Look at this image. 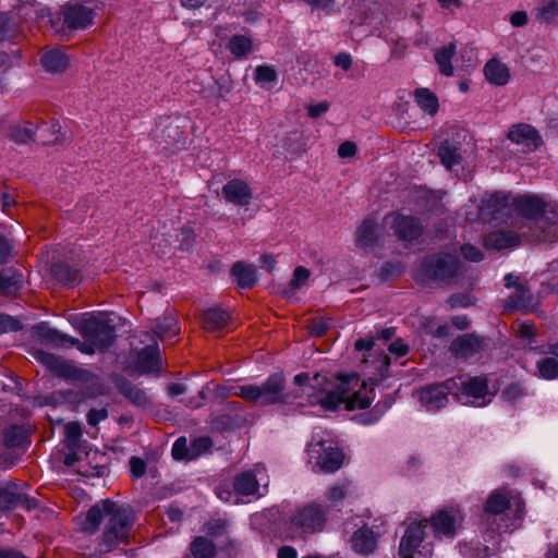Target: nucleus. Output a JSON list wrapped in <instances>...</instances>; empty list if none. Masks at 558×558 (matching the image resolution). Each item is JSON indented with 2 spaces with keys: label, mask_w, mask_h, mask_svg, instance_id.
<instances>
[{
  "label": "nucleus",
  "mask_w": 558,
  "mask_h": 558,
  "mask_svg": "<svg viewBox=\"0 0 558 558\" xmlns=\"http://www.w3.org/2000/svg\"><path fill=\"white\" fill-rule=\"evenodd\" d=\"M293 381L301 389V393L287 391L286 377L282 373L271 374L260 385L238 386L233 393L263 407L292 404L296 399L305 396L308 404H318L326 411H335L341 404L350 411L365 409L375 397L373 387L361 381L356 374L338 377L336 386L331 389L326 387V377L319 374L311 378L307 373H300L294 376Z\"/></svg>",
  "instance_id": "f257e3e1"
},
{
  "label": "nucleus",
  "mask_w": 558,
  "mask_h": 558,
  "mask_svg": "<svg viewBox=\"0 0 558 558\" xmlns=\"http://www.w3.org/2000/svg\"><path fill=\"white\" fill-rule=\"evenodd\" d=\"M135 521L136 514L130 505L102 499L86 512L82 531L94 535L104 523L98 546L100 551L110 553L120 545L130 543Z\"/></svg>",
  "instance_id": "f03ea898"
},
{
  "label": "nucleus",
  "mask_w": 558,
  "mask_h": 558,
  "mask_svg": "<svg viewBox=\"0 0 558 558\" xmlns=\"http://www.w3.org/2000/svg\"><path fill=\"white\" fill-rule=\"evenodd\" d=\"M514 214L537 225L535 229L522 231V236L531 242H545L551 236L545 226L558 225V206L547 203L536 195L517 196L514 199Z\"/></svg>",
  "instance_id": "7ed1b4c3"
},
{
  "label": "nucleus",
  "mask_w": 558,
  "mask_h": 558,
  "mask_svg": "<svg viewBox=\"0 0 558 558\" xmlns=\"http://www.w3.org/2000/svg\"><path fill=\"white\" fill-rule=\"evenodd\" d=\"M329 512L319 500L298 505L291 510L287 527L294 539L307 537L325 531L329 522Z\"/></svg>",
  "instance_id": "20e7f679"
},
{
  "label": "nucleus",
  "mask_w": 558,
  "mask_h": 558,
  "mask_svg": "<svg viewBox=\"0 0 558 558\" xmlns=\"http://www.w3.org/2000/svg\"><path fill=\"white\" fill-rule=\"evenodd\" d=\"M465 271L463 263L454 254L437 253L427 255L421 263V272L439 283L451 284Z\"/></svg>",
  "instance_id": "39448f33"
},
{
  "label": "nucleus",
  "mask_w": 558,
  "mask_h": 558,
  "mask_svg": "<svg viewBox=\"0 0 558 558\" xmlns=\"http://www.w3.org/2000/svg\"><path fill=\"white\" fill-rule=\"evenodd\" d=\"M457 388L454 399L463 405L485 407L493 400L494 393L488 390V379L485 376L452 377Z\"/></svg>",
  "instance_id": "423d86ee"
},
{
  "label": "nucleus",
  "mask_w": 558,
  "mask_h": 558,
  "mask_svg": "<svg viewBox=\"0 0 558 558\" xmlns=\"http://www.w3.org/2000/svg\"><path fill=\"white\" fill-rule=\"evenodd\" d=\"M344 534L350 548L360 556H369L378 547L379 532L359 518L344 522Z\"/></svg>",
  "instance_id": "0eeeda50"
},
{
  "label": "nucleus",
  "mask_w": 558,
  "mask_h": 558,
  "mask_svg": "<svg viewBox=\"0 0 558 558\" xmlns=\"http://www.w3.org/2000/svg\"><path fill=\"white\" fill-rule=\"evenodd\" d=\"M26 483L8 482L0 485V510L10 511L22 508L32 511L38 507V500L27 494Z\"/></svg>",
  "instance_id": "6e6552de"
},
{
  "label": "nucleus",
  "mask_w": 558,
  "mask_h": 558,
  "mask_svg": "<svg viewBox=\"0 0 558 558\" xmlns=\"http://www.w3.org/2000/svg\"><path fill=\"white\" fill-rule=\"evenodd\" d=\"M457 385L451 378L441 384H430L417 390V399L420 403L428 411H437L448 404V396L454 398V389Z\"/></svg>",
  "instance_id": "1a4fd4ad"
},
{
  "label": "nucleus",
  "mask_w": 558,
  "mask_h": 558,
  "mask_svg": "<svg viewBox=\"0 0 558 558\" xmlns=\"http://www.w3.org/2000/svg\"><path fill=\"white\" fill-rule=\"evenodd\" d=\"M514 199L515 196L502 192H496L482 199V210L487 221L507 223L514 214Z\"/></svg>",
  "instance_id": "9d476101"
},
{
  "label": "nucleus",
  "mask_w": 558,
  "mask_h": 558,
  "mask_svg": "<svg viewBox=\"0 0 558 558\" xmlns=\"http://www.w3.org/2000/svg\"><path fill=\"white\" fill-rule=\"evenodd\" d=\"M81 333L86 341H90L99 351L108 349L116 339L114 327L107 322L89 318L81 325Z\"/></svg>",
  "instance_id": "9b49d317"
},
{
  "label": "nucleus",
  "mask_w": 558,
  "mask_h": 558,
  "mask_svg": "<svg viewBox=\"0 0 558 558\" xmlns=\"http://www.w3.org/2000/svg\"><path fill=\"white\" fill-rule=\"evenodd\" d=\"M268 486V476L262 465H256L253 470L243 471L235 475L233 488L238 495L242 496H262L260 487Z\"/></svg>",
  "instance_id": "f8f14e48"
},
{
  "label": "nucleus",
  "mask_w": 558,
  "mask_h": 558,
  "mask_svg": "<svg viewBox=\"0 0 558 558\" xmlns=\"http://www.w3.org/2000/svg\"><path fill=\"white\" fill-rule=\"evenodd\" d=\"M385 223L393 229L395 234L405 241L417 239L423 230L421 221L412 216L391 214L385 217Z\"/></svg>",
  "instance_id": "ddd939ff"
},
{
  "label": "nucleus",
  "mask_w": 558,
  "mask_h": 558,
  "mask_svg": "<svg viewBox=\"0 0 558 558\" xmlns=\"http://www.w3.org/2000/svg\"><path fill=\"white\" fill-rule=\"evenodd\" d=\"M463 517L459 509L450 507L438 511L430 519L434 532L438 536L453 537Z\"/></svg>",
  "instance_id": "4468645a"
},
{
  "label": "nucleus",
  "mask_w": 558,
  "mask_h": 558,
  "mask_svg": "<svg viewBox=\"0 0 558 558\" xmlns=\"http://www.w3.org/2000/svg\"><path fill=\"white\" fill-rule=\"evenodd\" d=\"M310 453L312 457L317 454V465L325 472H335L341 468L344 456L338 448L319 441L311 445Z\"/></svg>",
  "instance_id": "2eb2a0df"
},
{
  "label": "nucleus",
  "mask_w": 558,
  "mask_h": 558,
  "mask_svg": "<svg viewBox=\"0 0 558 558\" xmlns=\"http://www.w3.org/2000/svg\"><path fill=\"white\" fill-rule=\"evenodd\" d=\"M428 520L410 523L400 541L399 555L402 558H414V555L425 537Z\"/></svg>",
  "instance_id": "dca6fc26"
},
{
  "label": "nucleus",
  "mask_w": 558,
  "mask_h": 558,
  "mask_svg": "<svg viewBox=\"0 0 558 558\" xmlns=\"http://www.w3.org/2000/svg\"><path fill=\"white\" fill-rule=\"evenodd\" d=\"M508 138L521 145L526 151L536 150L542 144V137L536 129L525 123L513 125L508 132Z\"/></svg>",
  "instance_id": "f3484780"
},
{
  "label": "nucleus",
  "mask_w": 558,
  "mask_h": 558,
  "mask_svg": "<svg viewBox=\"0 0 558 558\" xmlns=\"http://www.w3.org/2000/svg\"><path fill=\"white\" fill-rule=\"evenodd\" d=\"M93 17V11L80 2H69L63 8L64 24L71 29L87 27Z\"/></svg>",
  "instance_id": "a211bd4d"
},
{
  "label": "nucleus",
  "mask_w": 558,
  "mask_h": 558,
  "mask_svg": "<svg viewBox=\"0 0 558 558\" xmlns=\"http://www.w3.org/2000/svg\"><path fill=\"white\" fill-rule=\"evenodd\" d=\"M222 195L227 202L236 206H247L252 199V191L250 185L240 179L228 181L222 186Z\"/></svg>",
  "instance_id": "6ab92c4d"
},
{
  "label": "nucleus",
  "mask_w": 558,
  "mask_h": 558,
  "mask_svg": "<svg viewBox=\"0 0 558 558\" xmlns=\"http://www.w3.org/2000/svg\"><path fill=\"white\" fill-rule=\"evenodd\" d=\"M380 230L374 219H365L355 232V243L364 251H373L380 239Z\"/></svg>",
  "instance_id": "aec40b11"
},
{
  "label": "nucleus",
  "mask_w": 558,
  "mask_h": 558,
  "mask_svg": "<svg viewBox=\"0 0 558 558\" xmlns=\"http://www.w3.org/2000/svg\"><path fill=\"white\" fill-rule=\"evenodd\" d=\"M40 62L45 71L50 73H61L65 71L70 64L68 54L60 48L44 51Z\"/></svg>",
  "instance_id": "412c9836"
},
{
  "label": "nucleus",
  "mask_w": 558,
  "mask_h": 558,
  "mask_svg": "<svg viewBox=\"0 0 558 558\" xmlns=\"http://www.w3.org/2000/svg\"><path fill=\"white\" fill-rule=\"evenodd\" d=\"M116 387L121 395H123L133 404L144 407L149 402L148 396L138 386L131 383L129 379L117 376L114 380Z\"/></svg>",
  "instance_id": "4be33fe9"
},
{
  "label": "nucleus",
  "mask_w": 558,
  "mask_h": 558,
  "mask_svg": "<svg viewBox=\"0 0 558 558\" xmlns=\"http://www.w3.org/2000/svg\"><path fill=\"white\" fill-rule=\"evenodd\" d=\"M483 347V340L473 335L466 333L458 337L450 345L451 352L460 357H468L478 352Z\"/></svg>",
  "instance_id": "5701e85b"
},
{
  "label": "nucleus",
  "mask_w": 558,
  "mask_h": 558,
  "mask_svg": "<svg viewBox=\"0 0 558 558\" xmlns=\"http://www.w3.org/2000/svg\"><path fill=\"white\" fill-rule=\"evenodd\" d=\"M520 236L512 231L498 230L488 233L484 239L487 248L505 250L519 245Z\"/></svg>",
  "instance_id": "b1692460"
},
{
  "label": "nucleus",
  "mask_w": 558,
  "mask_h": 558,
  "mask_svg": "<svg viewBox=\"0 0 558 558\" xmlns=\"http://www.w3.org/2000/svg\"><path fill=\"white\" fill-rule=\"evenodd\" d=\"M349 494V484H337L328 488L325 500L320 501L331 518L333 512H340L343 501Z\"/></svg>",
  "instance_id": "393cba45"
},
{
  "label": "nucleus",
  "mask_w": 558,
  "mask_h": 558,
  "mask_svg": "<svg viewBox=\"0 0 558 558\" xmlns=\"http://www.w3.org/2000/svg\"><path fill=\"white\" fill-rule=\"evenodd\" d=\"M216 556L215 543L205 536H196L191 542L189 553L183 558H216Z\"/></svg>",
  "instance_id": "a878e982"
},
{
  "label": "nucleus",
  "mask_w": 558,
  "mask_h": 558,
  "mask_svg": "<svg viewBox=\"0 0 558 558\" xmlns=\"http://www.w3.org/2000/svg\"><path fill=\"white\" fill-rule=\"evenodd\" d=\"M486 80L494 85H506L510 80V72L506 64L499 60L492 59L484 66Z\"/></svg>",
  "instance_id": "bb28decb"
},
{
  "label": "nucleus",
  "mask_w": 558,
  "mask_h": 558,
  "mask_svg": "<svg viewBox=\"0 0 558 558\" xmlns=\"http://www.w3.org/2000/svg\"><path fill=\"white\" fill-rule=\"evenodd\" d=\"M160 352L158 345H146L138 352L137 366L143 373H151L159 369Z\"/></svg>",
  "instance_id": "cd10ccee"
},
{
  "label": "nucleus",
  "mask_w": 558,
  "mask_h": 558,
  "mask_svg": "<svg viewBox=\"0 0 558 558\" xmlns=\"http://www.w3.org/2000/svg\"><path fill=\"white\" fill-rule=\"evenodd\" d=\"M45 361L65 378L75 380H85L87 378L88 372L78 368L70 362L59 360L53 355H46Z\"/></svg>",
  "instance_id": "c85d7f7f"
},
{
  "label": "nucleus",
  "mask_w": 558,
  "mask_h": 558,
  "mask_svg": "<svg viewBox=\"0 0 558 558\" xmlns=\"http://www.w3.org/2000/svg\"><path fill=\"white\" fill-rule=\"evenodd\" d=\"M231 276L243 289H248L257 282L256 269L244 262H236L231 268Z\"/></svg>",
  "instance_id": "c756f323"
},
{
  "label": "nucleus",
  "mask_w": 558,
  "mask_h": 558,
  "mask_svg": "<svg viewBox=\"0 0 558 558\" xmlns=\"http://www.w3.org/2000/svg\"><path fill=\"white\" fill-rule=\"evenodd\" d=\"M23 275L12 268L2 269L0 271V294L13 295L22 287Z\"/></svg>",
  "instance_id": "7c9ffc66"
},
{
  "label": "nucleus",
  "mask_w": 558,
  "mask_h": 558,
  "mask_svg": "<svg viewBox=\"0 0 558 558\" xmlns=\"http://www.w3.org/2000/svg\"><path fill=\"white\" fill-rule=\"evenodd\" d=\"M229 314L219 307H210L203 313V327L208 331L220 330L227 326Z\"/></svg>",
  "instance_id": "2f4dec72"
},
{
  "label": "nucleus",
  "mask_w": 558,
  "mask_h": 558,
  "mask_svg": "<svg viewBox=\"0 0 558 558\" xmlns=\"http://www.w3.org/2000/svg\"><path fill=\"white\" fill-rule=\"evenodd\" d=\"M161 140L165 143V148L173 151L183 148L185 145L184 132L174 122H170L162 130Z\"/></svg>",
  "instance_id": "473e14b6"
},
{
  "label": "nucleus",
  "mask_w": 558,
  "mask_h": 558,
  "mask_svg": "<svg viewBox=\"0 0 558 558\" xmlns=\"http://www.w3.org/2000/svg\"><path fill=\"white\" fill-rule=\"evenodd\" d=\"M9 137L17 144H27L36 141L37 123L25 121L10 129Z\"/></svg>",
  "instance_id": "72a5a7b5"
},
{
  "label": "nucleus",
  "mask_w": 558,
  "mask_h": 558,
  "mask_svg": "<svg viewBox=\"0 0 558 558\" xmlns=\"http://www.w3.org/2000/svg\"><path fill=\"white\" fill-rule=\"evenodd\" d=\"M506 307L509 310L527 311L533 307V295L524 286H517L514 292L508 298Z\"/></svg>",
  "instance_id": "f704fd0d"
},
{
  "label": "nucleus",
  "mask_w": 558,
  "mask_h": 558,
  "mask_svg": "<svg viewBox=\"0 0 558 558\" xmlns=\"http://www.w3.org/2000/svg\"><path fill=\"white\" fill-rule=\"evenodd\" d=\"M33 333L47 344L63 345L66 343L68 336L52 329L47 323H40L34 326Z\"/></svg>",
  "instance_id": "c9c22d12"
},
{
  "label": "nucleus",
  "mask_w": 558,
  "mask_h": 558,
  "mask_svg": "<svg viewBox=\"0 0 558 558\" xmlns=\"http://www.w3.org/2000/svg\"><path fill=\"white\" fill-rule=\"evenodd\" d=\"M454 54L456 46L453 44L444 46L435 51V61L438 65L439 72L442 75H453V66L451 64V60Z\"/></svg>",
  "instance_id": "e433bc0d"
},
{
  "label": "nucleus",
  "mask_w": 558,
  "mask_h": 558,
  "mask_svg": "<svg viewBox=\"0 0 558 558\" xmlns=\"http://www.w3.org/2000/svg\"><path fill=\"white\" fill-rule=\"evenodd\" d=\"M438 156L441 163L448 170H452L456 166L461 163V156L458 151V148L448 141L440 144L438 148Z\"/></svg>",
  "instance_id": "4c0bfd02"
},
{
  "label": "nucleus",
  "mask_w": 558,
  "mask_h": 558,
  "mask_svg": "<svg viewBox=\"0 0 558 558\" xmlns=\"http://www.w3.org/2000/svg\"><path fill=\"white\" fill-rule=\"evenodd\" d=\"M153 330L160 340L172 338L179 332L177 319L173 316L157 318Z\"/></svg>",
  "instance_id": "58836bf2"
},
{
  "label": "nucleus",
  "mask_w": 558,
  "mask_h": 558,
  "mask_svg": "<svg viewBox=\"0 0 558 558\" xmlns=\"http://www.w3.org/2000/svg\"><path fill=\"white\" fill-rule=\"evenodd\" d=\"M415 101L423 111L430 116H434L438 110V99L427 88H417L415 90Z\"/></svg>",
  "instance_id": "ea45409f"
},
{
  "label": "nucleus",
  "mask_w": 558,
  "mask_h": 558,
  "mask_svg": "<svg viewBox=\"0 0 558 558\" xmlns=\"http://www.w3.org/2000/svg\"><path fill=\"white\" fill-rule=\"evenodd\" d=\"M4 442L9 448H22L28 444V435L24 427L13 425L5 429Z\"/></svg>",
  "instance_id": "a19ab883"
},
{
  "label": "nucleus",
  "mask_w": 558,
  "mask_h": 558,
  "mask_svg": "<svg viewBox=\"0 0 558 558\" xmlns=\"http://www.w3.org/2000/svg\"><path fill=\"white\" fill-rule=\"evenodd\" d=\"M83 430L77 422H70L64 425V445L68 450H80L82 445Z\"/></svg>",
  "instance_id": "79ce46f5"
},
{
  "label": "nucleus",
  "mask_w": 558,
  "mask_h": 558,
  "mask_svg": "<svg viewBox=\"0 0 558 558\" xmlns=\"http://www.w3.org/2000/svg\"><path fill=\"white\" fill-rule=\"evenodd\" d=\"M38 141L44 144H57L60 142V131L61 126L58 122H52L50 125L47 123L37 124Z\"/></svg>",
  "instance_id": "37998d69"
},
{
  "label": "nucleus",
  "mask_w": 558,
  "mask_h": 558,
  "mask_svg": "<svg viewBox=\"0 0 558 558\" xmlns=\"http://www.w3.org/2000/svg\"><path fill=\"white\" fill-rule=\"evenodd\" d=\"M51 275L63 284H72L77 279V271L65 263H54L51 266Z\"/></svg>",
  "instance_id": "c03bdc74"
},
{
  "label": "nucleus",
  "mask_w": 558,
  "mask_h": 558,
  "mask_svg": "<svg viewBox=\"0 0 558 558\" xmlns=\"http://www.w3.org/2000/svg\"><path fill=\"white\" fill-rule=\"evenodd\" d=\"M537 372L541 378L553 380L558 378V361L553 356H545L536 362Z\"/></svg>",
  "instance_id": "a18cd8bd"
},
{
  "label": "nucleus",
  "mask_w": 558,
  "mask_h": 558,
  "mask_svg": "<svg viewBox=\"0 0 558 558\" xmlns=\"http://www.w3.org/2000/svg\"><path fill=\"white\" fill-rule=\"evenodd\" d=\"M230 52L236 58H243L252 50V40L244 35H234L228 44Z\"/></svg>",
  "instance_id": "49530a36"
},
{
  "label": "nucleus",
  "mask_w": 558,
  "mask_h": 558,
  "mask_svg": "<svg viewBox=\"0 0 558 558\" xmlns=\"http://www.w3.org/2000/svg\"><path fill=\"white\" fill-rule=\"evenodd\" d=\"M509 507V499L505 494L493 493L485 504L487 513L499 514Z\"/></svg>",
  "instance_id": "de8ad7c7"
},
{
  "label": "nucleus",
  "mask_w": 558,
  "mask_h": 558,
  "mask_svg": "<svg viewBox=\"0 0 558 558\" xmlns=\"http://www.w3.org/2000/svg\"><path fill=\"white\" fill-rule=\"evenodd\" d=\"M538 17L546 23L558 22V0H544L538 8Z\"/></svg>",
  "instance_id": "09e8293b"
},
{
  "label": "nucleus",
  "mask_w": 558,
  "mask_h": 558,
  "mask_svg": "<svg viewBox=\"0 0 558 558\" xmlns=\"http://www.w3.org/2000/svg\"><path fill=\"white\" fill-rule=\"evenodd\" d=\"M392 401L390 399H386L383 402H377V404L367 413H364L361 416V421L363 424H374L379 421V418L385 414V412L391 407Z\"/></svg>",
  "instance_id": "8fccbe9b"
},
{
  "label": "nucleus",
  "mask_w": 558,
  "mask_h": 558,
  "mask_svg": "<svg viewBox=\"0 0 558 558\" xmlns=\"http://www.w3.org/2000/svg\"><path fill=\"white\" fill-rule=\"evenodd\" d=\"M525 391L519 384H511L507 386L501 392V399L508 402L510 405H515L521 402Z\"/></svg>",
  "instance_id": "3c124183"
},
{
  "label": "nucleus",
  "mask_w": 558,
  "mask_h": 558,
  "mask_svg": "<svg viewBox=\"0 0 558 558\" xmlns=\"http://www.w3.org/2000/svg\"><path fill=\"white\" fill-rule=\"evenodd\" d=\"M483 203L476 202V201H470L469 204L464 206L463 215L466 221L474 222L477 220H484L486 221L487 218H485L484 211L482 210Z\"/></svg>",
  "instance_id": "603ef678"
},
{
  "label": "nucleus",
  "mask_w": 558,
  "mask_h": 558,
  "mask_svg": "<svg viewBox=\"0 0 558 558\" xmlns=\"http://www.w3.org/2000/svg\"><path fill=\"white\" fill-rule=\"evenodd\" d=\"M211 445L213 442L209 437L193 439L190 444V459L194 460L206 453L211 448Z\"/></svg>",
  "instance_id": "864d4df0"
},
{
  "label": "nucleus",
  "mask_w": 558,
  "mask_h": 558,
  "mask_svg": "<svg viewBox=\"0 0 558 558\" xmlns=\"http://www.w3.org/2000/svg\"><path fill=\"white\" fill-rule=\"evenodd\" d=\"M255 81L257 84H269L277 81V72L268 65H258L255 70Z\"/></svg>",
  "instance_id": "5fc2aeb1"
},
{
  "label": "nucleus",
  "mask_w": 558,
  "mask_h": 558,
  "mask_svg": "<svg viewBox=\"0 0 558 558\" xmlns=\"http://www.w3.org/2000/svg\"><path fill=\"white\" fill-rule=\"evenodd\" d=\"M174 460H191L190 459V445L185 437H179L171 450Z\"/></svg>",
  "instance_id": "6e6d98bb"
},
{
  "label": "nucleus",
  "mask_w": 558,
  "mask_h": 558,
  "mask_svg": "<svg viewBox=\"0 0 558 558\" xmlns=\"http://www.w3.org/2000/svg\"><path fill=\"white\" fill-rule=\"evenodd\" d=\"M283 147L293 154H299L304 150V144L302 143L300 134L298 132L291 133L284 140Z\"/></svg>",
  "instance_id": "4d7b16f0"
},
{
  "label": "nucleus",
  "mask_w": 558,
  "mask_h": 558,
  "mask_svg": "<svg viewBox=\"0 0 558 558\" xmlns=\"http://www.w3.org/2000/svg\"><path fill=\"white\" fill-rule=\"evenodd\" d=\"M129 464L132 477L141 478L145 475L147 464L142 458L131 457L129 460Z\"/></svg>",
  "instance_id": "13d9d810"
},
{
  "label": "nucleus",
  "mask_w": 558,
  "mask_h": 558,
  "mask_svg": "<svg viewBox=\"0 0 558 558\" xmlns=\"http://www.w3.org/2000/svg\"><path fill=\"white\" fill-rule=\"evenodd\" d=\"M308 277H310V271L306 268H304L302 266L296 267L293 272V277L290 281L291 289L295 290V289H299L300 287H302L303 284H305Z\"/></svg>",
  "instance_id": "bf43d9fd"
},
{
  "label": "nucleus",
  "mask_w": 558,
  "mask_h": 558,
  "mask_svg": "<svg viewBox=\"0 0 558 558\" xmlns=\"http://www.w3.org/2000/svg\"><path fill=\"white\" fill-rule=\"evenodd\" d=\"M21 328V323L16 318L10 315H0V333L16 331Z\"/></svg>",
  "instance_id": "052dcab7"
},
{
  "label": "nucleus",
  "mask_w": 558,
  "mask_h": 558,
  "mask_svg": "<svg viewBox=\"0 0 558 558\" xmlns=\"http://www.w3.org/2000/svg\"><path fill=\"white\" fill-rule=\"evenodd\" d=\"M66 343L77 347V349L85 354H94L98 350V347L93 342L86 340L85 342H81L78 339L70 336L66 337Z\"/></svg>",
  "instance_id": "680f3d73"
},
{
  "label": "nucleus",
  "mask_w": 558,
  "mask_h": 558,
  "mask_svg": "<svg viewBox=\"0 0 558 558\" xmlns=\"http://www.w3.org/2000/svg\"><path fill=\"white\" fill-rule=\"evenodd\" d=\"M331 323L328 319L324 318H315L312 320L310 325L311 333L320 337L327 332L329 329Z\"/></svg>",
  "instance_id": "e2e57ef3"
},
{
  "label": "nucleus",
  "mask_w": 558,
  "mask_h": 558,
  "mask_svg": "<svg viewBox=\"0 0 558 558\" xmlns=\"http://www.w3.org/2000/svg\"><path fill=\"white\" fill-rule=\"evenodd\" d=\"M461 253L464 258L470 262H480L483 259L482 251L471 244H464L461 246Z\"/></svg>",
  "instance_id": "0e129e2a"
},
{
  "label": "nucleus",
  "mask_w": 558,
  "mask_h": 558,
  "mask_svg": "<svg viewBox=\"0 0 558 558\" xmlns=\"http://www.w3.org/2000/svg\"><path fill=\"white\" fill-rule=\"evenodd\" d=\"M306 4H308L313 10H322L326 12H331L335 9L336 0H303Z\"/></svg>",
  "instance_id": "69168bd1"
},
{
  "label": "nucleus",
  "mask_w": 558,
  "mask_h": 558,
  "mask_svg": "<svg viewBox=\"0 0 558 558\" xmlns=\"http://www.w3.org/2000/svg\"><path fill=\"white\" fill-rule=\"evenodd\" d=\"M108 417V411L106 409H92L87 413V422L89 425H97L101 421H105Z\"/></svg>",
  "instance_id": "338daca9"
},
{
  "label": "nucleus",
  "mask_w": 558,
  "mask_h": 558,
  "mask_svg": "<svg viewBox=\"0 0 558 558\" xmlns=\"http://www.w3.org/2000/svg\"><path fill=\"white\" fill-rule=\"evenodd\" d=\"M356 154V145L353 142L347 141L338 148V155L341 158L353 157Z\"/></svg>",
  "instance_id": "774afa93"
}]
</instances>
